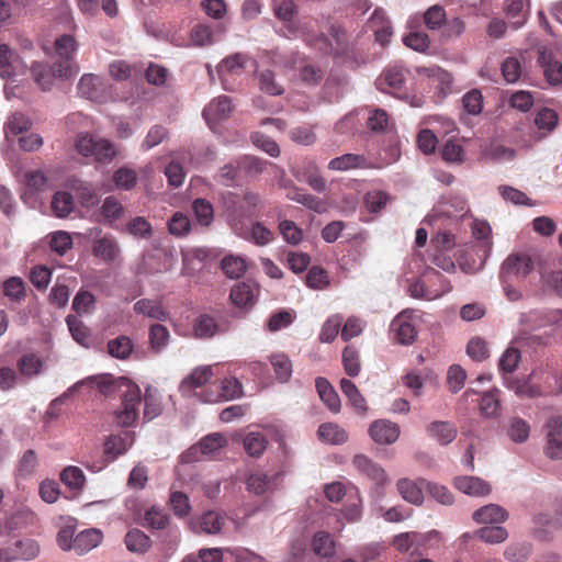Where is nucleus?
Here are the masks:
<instances>
[{
	"label": "nucleus",
	"instance_id": "nucleus-44",
	"mask_svg": "<svg viewBox=\"0 0 562 562\" xmlns=\"http://www.w3.org/2000/svg\"><path fill=\"white\" fill-rule=\"evenodd\" d=\"M204 457L214 456L227 445L226 438L221 432H212L198 441Z\"/></svg>",
	"mask_w": 562,
	"mask_h": 562
},
{
	"label": "nucleus",
	"instance_id": "nucleus-15",
	"mask_svg": "<svg viewBox=\"0 0 562 562\" xmlns=\"http://www.w3.org/2000/svg\"><path fill=\"white\" fill-rule=\"evenodd\" d=\"M352 464L361 474L368 476L379 485L384 484L387 480L384 469L364 454L355 456Z\"/></svg>",
	"mask_w": 562,
	"mask_h": 562
},
{
	"label": "nucleus",
	"instance_id": "nucleus-24",
	"mask_svg": "<svg viewBox=\"0 0 562 562\" xmlns=\"http://www.w3.org/2000/svg\"><path fill=\"white\" fill-rule=\"evenodd\" d=\"M102 541V533L98 529L91 528L80 531L75 537V552L82 555L97 548Z\"/></svg>",
	"mask_w": 562,
	"mask_h": 562
},
{
	"label": "nucleus",
	"instance_id": "nucleus-6",
	"mask_svg": "<svg viewBox=\"0 0 562 562\" xmlns=\"http://www.w3.org/2000/svg\"><path fill=\"white\" fill-rule=\"evenodd\" d=\"M113 381V375L109 373L90 375L86 379H82L76 383H74L70 387H68L63 394L53 400V405H61L65 404L67 400L70 398L72 394L79 391V389L83 385H90L92 387H97L102 394L106 395L111 390V384Z\"/></svg>",
	"mask_w": 562,
	"mask_h": 562
},
{
	"label": "nucleus",
	"instance_id": "nucleus-3",
	"mask_svg": "<svg viewBox=\"0 0 562 562\" xmlns=\"http://www.w3.org/2000/svg\"><path fill=\"white\" fill-rule=\"evenodd\" d=\"M246 190L244 188L226 190L222 193V206L227 223L234 233L245 238L246 237Z\"/></svg>",
	"mask_w": 562,
	"mask_h": 562
},
{
	"label": "nucleus",
	"instance_id": "nucleus-51",
	"mask_svg": "<svg viewBox=\"0 0 562 562\" xmlns=\"http://www.w3.org/2000/svg\"><path fill=\"white\" fill-rule=\"evenodd\" d=\"M499 391L493 390L484 393L480 400V411L486 417L497 416L501 403H499Z\"/></svg>",
	"mask_w": 562,
	"mask_h": 562
},
{
	"label": "nucleus",
	"instance_id": "nucleus-27",
	"mask_svg": "<svg viewBox=\"0 0 562 562\" xmlns=\"http://www.w3.org/2000/svg\"><path fill=\"white\" fill-rule=\"evenodd\" d=\"M340 390L350 402L351 406L358 414L364 415L368 412L367 401L356 386V384L349 379L340 380Z\"/></svg>",
	"mask_w": 562,
	"mask_h": 562
},
{
	"label": "nucleus",
	"instance_id": "nucleus-4",
	"mask_svg": "<svg viewBox=\"0 0 562 562\" xmlns=\"http://www.w3.org/2000/svg\"><path fill=\"white\" fill-rule=\"evenodd\" d=\"M481 8L485 16L493 14V8H502L509 25L517 30L521 27L529 15L530 0H482Z\"/></svg>",
	"mask_w": 562,
	"mask_h": 562
},
{
	"label": "nucleus",
	"instance_id": "nucleus-38",
	"mask_svg": "<svg viewBox=\"0 0 562 562\" xmlns=\"http://www.w3.org/2000/svg\"><path fill=\"white\" fill-rule=\"evenodd\" d=\"M274 475L267 473H252L248 476V493L254 492L256 495L261 496L270 493L273 488Z\"/></svg>",
	"mask_w": 562,
	"mask_h": 562
},
{
	"label": "nucleus",
	"instance_id": "nucleus-56",
	"mask_svg": "<svg viewBox=\"0 0 562 562\" xmlns=\"http://www.w3.org/2000/svg\"><path fill=\"white\" fill-rule=\"evenodd\" d=\"M113 182L116 188L128 191L133 189L137 182L136 172L127 167H121L113 173Z\"/></svg>",
	"mask_w": 562,
	"mask_h": 562
},
{
	"label": "nucleus",
	"instance_id": "nucleus-31",
	"mask_svg": "<svg viewBox=\"0 0 562 562\" xmlns=\"http://www.w3.org/2000/svg\"><path fill=\"white\" fill-rule=\"evenodd\" d=\"M317 435L319 439L331 445H342L348 440V432L335 423L319 425Z\"/></svg>",
	"mask_w": 562,
	"mask_h": 562
},
{
	"label": "nucleus",
	"instance_id": "nucleus-30",
	"mask_svg": "<svg viewBox=\"0 0 562 562\" xmlns=\"http://www.w3.org/2000/svg\"><path fill=\"white\" fill-rule=\"evenodd\" d=\"M126 549L133 553H145L151 546L150 538L140 529H131L124 538Z\"/></svg>",
	"mask_w": 562,
	"mask_h": 562
},
{
	"label": "nucleus",
	"instance_id": "nucleus-28",
	"mask_svg": "<svg viewBox=\"0 0 562 562\" xmlns=\"http://www.w3.org/2000/svg\"><path fill=\"white\" fill-rule=\"evenodd\" d=\"M216 179L220 183L228 188H244L245 170L235 167L233 164H227L221 168Z\"/></svg>",
	"mask_w": 562,
	"mask_h": 562
},
{
	"label": "nucleus",
	"instance_id": "nucleus-21",
	"mask_svg": "<svg viewBox=\"0 0 562 562\" xmlns=\"http://www.w3.org/2000/svg\"><path fill=\"white\" fill-rule=\"evenodd\" d=\"M370 167V161L363 155L357 154H345L342 156L333 158L328 162V169L335 171H347L350 169H367Z\"/></svg>",
	"mask_w": 562,
	"mask_h": 562
},
{
	"label": "nucleus",
	"instance_id": "nucleus-37",
	"mask_svg": "<svg viewBox=\"0 0 562 562\" xmlns=\"http://www.w3.org/2000/svg\"><path fill=\"white\" fill-rule=\"evenodd\" d=\"M244 64L245 57L240 53L227 56L216 67L220 79L224 80L228 75L239 74L244 68Z\"/></svg>",
	"mask_w": 562,
	"mask_h": 562
},
{
	"label": "nucleus",
	"instance_id": "nucleus-14",
	"mask_svg": "<svg viewBox=\"0 0 562 562\" xmlns=\"http://www.w3.org/2000/svg\"><path fill=\"white\" fill-rule=\"evenodd\" d=\"M55 49L59 57L56 63L68 64L72 68H76V75L79 72V66L75 60L74 56L77 50V42L75 37L70 34H64L56 38L55 41Z\"/></svg>",
	"mask_w": 562,
	"mask_h": 562
},
{
	"label": "nucleus",
	"instance_id": "nucleus-50",
	"mask_svg": "<svg viewBox=\"0 0 562 562\" xmlns=\"http://www.w3.org/2000/svg\"><path fill=\"white\" fill-rule=\"evenodd\" d=\"M16 555V560L21 559L24 561H31L35 559L40 553V546L33 539L18 540L12 548Z\"/></svg>",
	"mask_w": 562,
	"mask_h": 562
},
{
	"label": "nucleus",
	"instance_id": "nucleus-54",
	"mask_svg": "<svg viewBox=\"0 0 562 562\" xmlns=\"http://www.w3.org/2000/svg\"><path fill=\"white\" fill-rule=\"evenodd\" d=\"M76 194L83 207H92L98 204L99 199L94 187L90 182L80 181L76 188Z\"/></svg>",
	"mask_w": 562,
	"mask_h": 562
},
{
	"label": "nucleus",
	"instance_id": "nucleus-57",
	"mask_svg": "<svg viewBox=\"0 0 562 562\" xmlns=\"http://www.w3.org/2000/svg\"><path fill=\"white\" fill-rule=\"evenodd\" d=\"M476 536L487 543H501L508 538V532L501 526H486L479 529Z\"/></svg>",
	"mask_w": 562,
	"mask_h": 562
},
{
	"label": "nucleus",
	"instance_id": "nucleus-20",
	"mask_svg": "<svg viewBox=\"0 0 562 562\" xmlns=\"http://www.w3.org/2000/svg\"><path fill=\"white\" fill-rule=\"evenodd\" d=\"M427 434L440 445L447 446L457 438L458 429L456 425L450 422L436 420L427 426Z\"/></svg>",
	"mask_w": 562,
	"mask_h": 562
},
{
	"label": "nucleus",
	"instance_id": "nucleus-5",
	"mask_svg": "<svg viewBox=\"0 0 562 562\" xmlns=\"http://www.w3.org/2000/svg\"><path fill=\"white\" fill-rule=\"evenodd\" d=\"M30 71L36 85L43 91H49L53 87L54 79H69L76 76V68L68 64L56 63L47 64L44 61H33Z\"/></svg>",
	"mask_w": 562,
	"mask_h": 562
},
{
	"label": "nucleus",
	"instance_id": "nucleus-16",
	"mask_svg": "<svg viewBox=\"0 0 562 562\" xmlns=\"http://www.w3.org/2000/svg\"><path fill=\"white\" fill-rule=\"evenodd\" d=\"M392 330L395 333L396 340L402 345L412 344L416 336L417 330L409 319L406 312L398 314L391 324Z\"/></svg>",
	"mask_w": 562,
	"mask_h": 562
},
{
	"label": "nucleus",
	"instance_id": "nucleus-10",
	"mask_svg": "<svg viewBox=\"0 0 562 562\" xmlns=\"http://www.w3.org/2000/svg\"><path fill=\"white\" fill-rule=\"evenodd\" d=\"M225 32L223 23H217L214 26L200 23L191 30L190 38L194 46L204 47L216 43Z\"/></svg>",
	"mask_w": 562,
	"mask_h": 562
},
{
	"label": "nucleus",
	"instance_id": "nucleus-64",
	"mask_svg": "<svg viewBox=\"0 0 562 562\" xmlns=\"http://www.w3.org/2000/svg\"><path fill=\"white\" fill-rule=\"evenodd\" d=\"M168 137V130L162 125H154L142 143V149L149 150L161 144Z\"/></svg>",
	"mask_w": 562,
	"mask_h": 562
},
{
	"label": "nucleus",
	"instance_id": "nucleus-46",
	"mask_svg": "<svg viewBox=\"0 0 562 562\" xmlns=\"http://www.w3.org/2000/svg\"><path fill=\"white\" fill-rule=\"evenodd\" d=\"M60 480L69 488L80 491L85 485L86 476L80 468L68 465L61 471Z\"/></svg>",
	"mask_w": 562,
	"mask_h": 562
},
{
	"label": "nucleus",
	"instance_id": "nucleus-13",
	"mask_svg": "<svg viewBox=\"0 0 562 562\" xmlns=\"http://www.w3.org/2000/svg\"><path fill=\"white\" fill-rule=\"evenodd\" d=\"M561 529L562 521L560 518H554L543 513H540L533 517L535 537L542 541L552 539L554 532Z\"/></svg>",
	"mask_w": 562,
	"mask_h": 562
},
{
	"label": "nucleus",
	"instance_id": "nucleus-41",
	"mask_svg": "<svg viewBox=\"0 0 562 562\" xmlns=\"http://www.w3.org/2000/svg\"><path fill=\"white\" fill-rule=\"evenodd\" d=\"M66 324L75 341L83 347H88L90 344L89 328L74 315L66 317Z\"/></svg>",
	"mask_w": 562,
	"mask_h": 562
},
{
	"label": "nucleus",
	"instance_id": "nucleus-8",
	"mask_svg": "<svg viewBox=\"0 0 562 562\" xmlns=\"http://www.w3.org/2000/svg\"><path fill=\"white\" fill-rule=\"evenodd\" d=\"M547 445L544 453L552 460L562 458V416H552L546 423Z\"/></svg>",
	"mask_w": 562,
	"mask_h": 562
},
{
	"label": "nucleus",
	"instance_id": "nucleus-61",
	"mask_svg": "<svg viewBox=\"0 0 562 562\" xmlns=\"http://www.w3.org/2000/svg\"><path fill=\"white\" fill-rule=\"evenodd\" d=\"M250 138L257 148L267 153L269 156L274 158L280 156V147L271 137L259 132H254Z\"/></svg>",
	"mask_w": 562,
	"mask_h": 562
},
{
	"label": "nucleus",
	"instance_id": "nucleus-1",
	"mask_svg": "<svg viewBox=\"0 0 562 562\" xmlns=\"http://www.w3.org/2000/svg\"><path fill=\"white\" fill-rule=\"evenodd\" d=\"M111 391L106 394L121 393L122 409L115 412V422L121 427L132 426L138 417V407L142 401L140 389L127 376L114 378Z\"/></svg>",
	"mask_w": 562,
	"mask_h": 562
},
{
	"label": "nucleus",
	"instance_id": "nucleus-17",
	"mask_svg": "<svg viewBox=\"0 0 562 562\" xmlns=\"http://www.w3.org/2000/svg\"><path fill=\"white\" fill-rule=\"evenodd\" d=\"M427 486L425 480L413 481L409 479H401L396 483V487L401 496L408 503L420 505L424 499L423 487Z\"/></svg>",
	"mask_w": 562,
	"mask_h": 562
},
{
	"label": "nucleus",
	"instance_id": "nucleus-26",
	"mask_svg": "<svg viewBox=\"0 0 562 562\" xmlns=\"http://www.w3.org/2000/svg\"><path fill=\"white\" fill-rule=\"evenodd\" d=\"M93 255L104 261L111 262L120 254V247L112 236H103L93 241Z\"/></svg>",
	"mask_w": 562,
	"mask_h": 562
},
{
	"label": "nucleus",
	"instance_id": "nucleus-11",
	"mask_svg": "<svg viewBox=\"0 0 562 562\" xmlns=\"http://www.w3.org/2000/svg\"><path fill=\"white\" fill-rule=\"evenodd\" d=\"M134 442V431L126 430L123 434L111 435L104 441V457L108 462H113L124 454Z\"/></svg>",
	"mask_w": 562,
	"mask_h": 562
},
{
	"label": "nucleus",
	"instance_id": "nucleus-62",
	"mask_svg": "<svg viewBox=\"0 0 562 562\" xmlns=\"http://www.w3.org/2000/svg\"><path fill=\"white\" fill-rule=\"evenodd\" d=\"M101 213L106 221L114 222L123 215L124 207L115 196L110 195L104 199L101 205Z\"/></svg>",
	"mask_w": 562,
	"mask_h": 562
},
{
	"label": "nucleus",
	"instance_id": "nucleus-63",
	"mask_svg": "<svg viewBox=\"0 0 562 562\" xmlns=\"http://www.w3.org/2000/svg\"><path fill=\"white\" fill-rule=\"evenodd\" d=\"M389 199V194L384 191H369L364 195V205L371 213H378L386 205Z\"/></svg>",
	"mask_w": 562,
	"mask_h": 562
},
{
	"label": "nucleus",
	"instance_id": "nucleus-53",
	"mask_svg": "<svg viewBox=\"0 0 562 562\" xmlns=\"http://www.w3.org/2000/svg\"><path fill=\"white\" fill-rule=\"evenodd\" d=\"M312 546L315 554L324 558L333 555L335 549L334 540L330 535L325 531L315 533Z\"/></svg>",
	"mask_w": 562,
	"mask_h": 562
},
{
	"label": "nucleus",
	"instance_id": "nucleus-2",
	"mask_svg": "<svg viewBox=\"0 0 562 562\" xmlns=\"http://www.w3.org/2000/svg\"><path fill=\"white\" fill-rule=\"evenodd\" d=\"M548 261L538 255L531 256L526 252L510 254L502 263L499 278L503 284L514 280H521L537 270L542 278H546Z\"/></svg>",
	"mask_w": 562,
	"mask_h": 562
},
{
	"label": "nucleus",
	"instance_id": "nucleus-19",
	"mask_svg": "<svg viewBox=\"0 0 562 562\" xmlns=\"http://www.w3.org/2000/svg\"><path fill=\"white\" fill-rule=\"evenodd\" d=\"M453 485L460 492L471 496H484L491 492L490 484L476 476H458Z\"/></svg>",
	"mask_w": 562,
	"mask_h": 562
},
{
	"label": "nucleus",
	"instance_id": "nucleus-34",
	"mask_svg": "<svg viewBox=\"0 0 562 562\" xmlns=\"http://www.w3.org/2000/svg\"><path fill=\"white\" fill-rule=\"evenodd\" d=\"M149 348L154 353H160L169 344L170 333L161 324H153L148 333Z\"/></svg>",
	"mask_w": 562,
	"mask_h": 562
},
{
	"label": "nucleus",
	"instance_id": "nucleus-55",
	"mask_svg": "<svg viewBox=\"0 0 562 562\" xmlns=\"http://www.w3.org/2000/svg\"><path fill=\"white\" fill-rule=\"evenodd\" d=\"M428 71H429L428 76L430 77L432 85H435L436 88L439 89V92L442 95H446L447 93H449L451 91V86H452L451 74H449L448 71H446L439 67L430 68Z\"/></svg>",
	"mask_w": 562,
	"mask_h": 562
},
{
	"label": "nucleus",
	"instance_id": "nucleus-9",
	"mask_svg": "<svg viewBox=\"0 0 562 562\" xmlns=\"http://www.w3.org/2000/svg\"><path fill=\"white\" fill-rule=\"evenodd\" d=\"M401 434L398 424L387 419L374 420L369 427L371 439L379 445L394 443Z\"/></svg>",
	"mask_w": 562,
	"mask_h": 562
},
{
	"label": "nucleus",
	"instance_id": "nucleus-35",
	"mask_svg": "<svg viewBox=\"0 0 562 562\" xmlns=\"http://www.w3.org/2000/svg\"><path fill=\"white\" fill-rule=\"evenodd\" d=\"M106 347L111 357L125 360L131 356L134 344L130 337L121 335L109 340Z\"/></svg>",
	"mask_w": 562,
	"mask_h": 562
},
{
	"label": "nucleus",
	"instance_id": "nucleus-48",
	"mask_svg": "<svg viewBox=\"0 0 562 562\" xmlns=\"http://www.w3.org/2000/svg\"><path fill=\"white\" fill-rule=\"evenodd\" d=\"M342 364L345 372L355 378L360 373V356L355 346L348 345L342 351Z\"/></svg>",
	"mask_w": 562,
	"mask_h": 562
},
{
	"label": "nucleus",
	"instance_id": "nucleus-59",
	"mask_svg": "<svg viewBox=\"0 0 562 562\" xmlns=\"http://www.w3.org/2000/svg\"><path fill=\"white\" fill-rule=\"evenodd\" d=\"M3 292L11 301L20 302L25 297V284L19 277H11L3 283Z\"/></svg>",
	"mask_w": 562,
	"mask_h": 562
},
{
	"label": "nucleus",
	"instance_id": "nucleus-23",
	"mask_svg": "<svg viewBox=\"0 0 562 562\" xmlns=\"http://www.w3.org/2000/svg\"><path fill=\"white\" fill-rule=\"evenodd\" d=\"M315 387L319 398L328 409L333 413H339L341 408L340 398L329 381L319 376L315 380Z\"/></svg>",
	"mask_w": 562,
	"mask_h": 562
},
{
	"label": "nucleus",
	"instance_id": "nucleus-36",
	"mask_svg": "<svg viewBox=\"0 0 562 562\" xmlns=\"http://www.w3.org/2000/svg\"><path fill=\"white\" fill-rule=\"evenodd\" d=\"M198 524L202 532L206 535H217L223 528L224 518L218 512L209 510L201 515Z\"/></svg>",
	"mask_w": 562,
	"mask_h": 562
},
{
	"label": "nucleus",
	"instance_id": "nucleus-49",
	"mask_svg": "<svg viewBox=\"0 0 562 562\" xmlns=\"http://www.w3.org/2000/svg\"><path fill=\"white\" fill-rule=\"evenodd\" d=\"M49 247L59 256H64L72 248L74 241L68 232L56 231L48 235Z\"/></svg>",
	"mask_w": 562,
	"mask_h": 562
},
{
	"label": "nucleus",
	"instance_id": "nucleus-52",
	"mask_svg": "<svg viewBox=\"0 0 562 562\" xmlns=\"http://www.w3.org/2000/svg\"><path fill=\"white\" fill-rule=\"evenodd\" d=\"M498 192L505 201L510 202L514 205H518V206H520V205L533 206L535 205V202H532L531 199H529L525 192H522L514 187L499 186Z\"/></svg>",
	"mask_w": 562,
	"mask_h": 562
},
{
	"label": "nucleus",
	"instance_id": "nucleus-7",
	"mask_svg": "<svg viewBox=\"0 0 562 562\" xmlns=\"http://www.w3.org/2000/svg\"><path fill=\"white\" fill-rule=\"evenodd\" d=\"M34 518V514L26 507H18L12 513L4 510L2 515H0V536H5L25 528L33 524Z\"/></svg>",
	"mask_w": 562,
	"mask_h": 562
},
{
	"label": "nucleus",
	"instance_id": "nucleus-47",
	"mask_svg": "<svg viewBox=\"0 0 562 562\" xmlns=\"http://www.w3.org/2000/svg\"><path fill=\"white\" fill-rule=\"evenodd\" d=\"M167 224L169 233L176 237H184L191 231V221L182 212H175Z\"/></svg>",
	"mask_w": 562,
	"mask_h": 562
},
{
	"label": "nucleus",
	"instance_id": "nucleus-39",
	"mask_svg": "<svg viewBox=\"0 0 562 562\" xmlns=\"http://www.w3.org/2000/svg\"><path fill=\"white\" fill-rule=\"evenodd\" d=\"M276 379L280 383H285L292 375V361L285 353H274L270 358Z\"/></svg>",
	"mask_w": 562,
	"mask_h": 562
},
{
	"label": "nucleus",
	"instance_id": "nucleus-43",
	"mask_svg": "<svg viewBox=\"0 0 562 562\" xmlns=\"http://www.w3.org/2000/svg\"><path fill=\"white\" fill-rule=\"evenodd\" d=\"M192 210L196 222L202 226H210L214 220V209L210 201L198 198L192 203Z\"/></svg>",
	"mask_w": 562,
	"mask_h": 562
},
{
	"label": "nucleus",
	"instance_id": "nucleus-58",
	"mask_svg": "<svg viewBox=\"0 0 562 562\" xmlns=\"http://www.w3.org/2000/svg\"><path fill=\"white\" fill-rule=\"evenodd\" d=\"M99 82V78L93 74H85L78 85L77 90L80 97L85 99L92 100L98 95L97 85Z\"/></svg>",
	"mask_w": 562,
	"mask_h": 562
},
{
	"label": "nucleus",
	"instance_id": "nucleus-42",
	"mask_svg": "<svg viewBox=\"0 0 562 562\" xmlns=\"http://www.w3.org/2000/svg\"><path fill=\"white\" fill-rule=\"evenodd\" d=\"M221 269L228 278L238 279L246 271V260L239 256L227 255L221 260Z\"/></svg>",
	"mask_w": 562,
	"mask_h": 562
},
{
	"label": "nucleus",
	"instance_id": "nucleus-18",
	"mask_svg": "<svg viewBox=\"0 0 562 562\" xmlns=\"http://www.w3.org/2000/svg\"><path fill=\"white\" fill-rule=\"evenodd\" d=\"M213 375L211 366L195 368L180 384L179 391L184 396H190L192 391L204 385Z\"/></svg>",
	"mask_w": 562,
	"mask_h": 562
},
{
	"label": "nucleus",
	"instance_id": "nucleus-45",
	"mask_svg": "<svg viewBox=\"0 0 562 562\" xmlns=\"http://www.w3.org/2000/svg\"><path fill=\"white\" fill-rule=\"evenodd\" d=\"M286 198L289 200L295 201L310 210H313L315 212H322L323 211V202L312 195L303 191L302 189H299L296 187L292 188L288 193Z\"/></svg>",
	"mask_w": 562,
	"mask_h": 562
},
{
	"label": "nucleus",
	"instance_id": "nucleus-40",
	"mask_svg": "<svg viewBox=\"0 0 562 562\" xmlns=\"http://www.w3.org/2000/svg\"><path fill=\"white\" fill-rule=\"evenodd\" d=\"M134 311L136 314H140L157 321H165L167 313L160 304L148 299L138 300L134 304Z\"/></svg>",
	"mask_w": 562,
	"mask_h": 562
},
{
	"label": "nucleus",
	"instance_id": "nucleus-12",
	"mask_svg": "<svg viewBox=\"0 0 562 562\" xmlns=\"http://www.w3.org/2000/svg\"><path fill=\"white\" fill-rule=\"evenodd\" d=\"M407 72L408 71L401 66H390L378 78L376 86L382 91H385L387 87L396 93L405 87Z\"/></svg>",
	"mask_w": 562,
	"mask_h": 562
},
{
	"label": "nucleus",
	"instance_id": "nucleus-25",
	"mask_svg": "<svg viewBox=\"0 0 562 562\" xmlns=\"http://www.w3.org/2000/svg\"><path fill=\"white\" fill-rule=\"evenodd\" d=\"M472 518L477 524H501L507 520L508 513L496 504H490L475 510Z\"/></svg>",
	"mask_w": 562,
	"mask_h": 562
},
{
	"label": "nucleus",
	"instance_id": "nucleus-32",
	"mask_svg": "<svg viewBox=\"0 0 562 562\" xmlns=\"http://www.w3.org/2000/svg\"><path fill=\"white\" fill-rule=\"evenodd\" d=\"M471 231L473 237L480 241V247L484 252V257H486L493 246L491 239L492 228L490 224L483 220H474L471 224Z\"/></svg>",
	"mask_w": 562,
	"mask_h": 562
},
{
	"label": "nucleus",
	"instance_id": "nucleus-60",
	"mask_svg": "<svg viewBox=\"0 0 562 562\" xmlns=\"http://www.w3.org/2000/svg\"><path fill=\"white\" fill-rule=\"evenodd\" d=\"M170 506L178 517H186L191 510V504L188 495L180 491H173L169 497Z\"/></svg>",
	"mask_w": 562,
	"mask_h": 562
},
{
	"label": "nucleus",
	"instance_id": "nucleus-33",
	"mask_svg": "<svg viewBox=\"0 0 562 562\" xmlns=\"http://www.w3.org/2000/svg\"><path fill=\"white\" fill-rule=\"evenodd\" d=\"M50 207L55 216L67 217L75 207L74 196L67 191H57L52 198Z\"/></svg>",
	"mask_w": 562,
	"mask_h": 562
},
{
	"label": "nucleus",
	"instance_id": "nucleus-29",
	"mask_svg": "<svg viewBox=\"0 0 562 562\" xmlns=\"http://www.w3.org/2000/svg\"><path fill=\"white\" fill-rule=\"evenodd\" d=\"M192 329L195 338L210 339L218 333L220 325L214 317L202 314L193 322Z\"/></svg>",
	"mask_w": 562,
	"mask_h": 562
},
{
	"label": "nucleus",
	"instance_id": "nucleus-22",
	"mask_svg": "<svg viewBox=\"0 0 562 562\" xmlns=\"http://www.w3.org/2000/svg\"><path fill=\"white\" fill-rule=\"evenodd\" d=\"M231 111L232 100L227 95H222L204 108L202 115L206 123L211 125L213 122L225 119Z\"/></svg>",
	"mask_w": 562,
	"mask_h": 562
}]
</instances>
